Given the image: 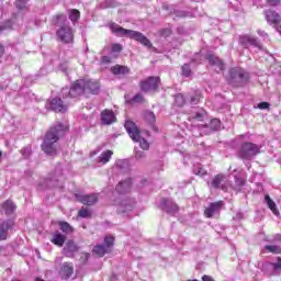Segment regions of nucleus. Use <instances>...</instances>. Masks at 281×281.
<instances>
[{
	"instance_id": "nucleus-20",
	"label": "nucleus",
	"mask_w": 281,
	"mask_h": 281,
	"mask_svg": "<svg viewBox=\"0 0 281 281\" xmlns=\"http://www.w3.org/2000/svg\"><path fill=\"white\" fill-rule=\"evenodd\" d=\"M266 19L268 23H272L273 25H278L280 23V14L273 10L265 11Z\"/></svg>"
},
{
	"instance_id": "nucleus-58",
	"label": "nucleus",
	"mask_w": 281,
	"mask_h": 281,
	"mask_svg": "<svg viewBox=\"0 0 281 281\" xmlns=\"http://www.w3.org/2000/svg\"><path fill=\"white\" fill-rule=\"evenodd\" d=\"M137 159H142L144 157V151H136Z\"/></svg>"
},
{
	"instance_id": "nucleus-14",
	"label": "nucleus",
	"mask_w": 281,
	"mask_h": 281,
	"mask_svg": "<svg viewBox=\"0 0 281 281\" xmlns=\"http://www.w3.org/2000/svg\"><path fill=\"white\" fill-rule=\"evenodd\" d=\"M160 205L162 210L167 212V214H170L171 216H175V214L179 212V206L172 200L162 199Z\"/></svg>"
},
{
	"instance_id": "nucleus-50",
	"label": "nucleus",
	"mask_w": 281,
	"mask_h": 281,
	"mask_svg": "<svg viewBox=\"0 0 281 281\" xmlns=\"http://www.w3.org/2000/svg\"><path fill=\"white\" fill-rule=\"evenodd\" d=\"M236 186L243 187L245 186V180L243 178L235 177Z\"/></svg>"
},
{
	"instance_id": "nucleus-5",
	"label": "nucleus",
	"mask_w": 281,
	"mask_h": 281,
	"mask_svg": "<svg viewBox=\"0 0 281 281\" xmlns=\"http://www.w3.org/2000/svg\"><path fill=\"white\" fill-rule=\"evenodd\" d=\"M124 126L131 139H133V142H138L143 150H148V148H150L148 140L142 137L139 128L137 127V125H135L133 121H126Z\"/></svg>"
},
{
	"instance_id": "nucleus-47",
	"label": "nucleus",
	"mask_w": 281,
	"mask_h": 281,
	"mask_svg": "<svg viewBox=\"0 0 281 281\" xmlns=\"http://www.w3.org/2000/svg\"><path fill=\"white\" fill-rule=\"evenodd\" d=\"M204 117H205V110H201L200 112H196L194 115V120H198V122H203Z\"/></svg>"
},
{
	"instance_id": "nucleus-33",
	"label": "nucleus",
	"mask_w": 281,
	"mask_h": 281,
	"mask_svg": "<svg viewBox=\"0 0 281 281\" xmlns=\"http://www.w3.org/2000/svg\"><path fill=\"white\" fill-rule=\"evenodd\" d=\"M131 104H146V100L144 99V95L138 93L132 99Z\"/></svg>"
},
{
	"instance_id": "nucleus-49",
	"label": "nucleus",
	"mask_w": 281,
	"mask_h": 281,
	"mask_svg": "<svg viewBox=\"0 0 281 281\" xmlns=\"http://www.w3.org/2000/svg\"><path fill=\"white\" fill-rule=\"evenodd\" d=\"M194 172L196 175H199L200 177H203L206 175V171H205V169H203V167H199L198 169H194Z\"/></svg>"
},
{
	"instance_id": "nucleus-21",
	"label": "nucleus",
	"mask_w": 281,
	"mask_h": 281,
	"mask_svg": "<svg viewBox=\"0 0 281 281\" xmlns=\"http://www.w3.org/2000/svg\"><path fill=\"white\" fill-rule=\"evenodd\" d=\"M65 240H67V237L61 233L56 232L53 234L50 243H53V245H56V247H63V245H65Z\"/></svg>"
},
{
	"instance_id": "nucleus-18",
	"label": "nucleus",
	"mask_w": 281,
	"mask_h": 281,
	"mask_svg": "<svg viewBox=\"0 0 281 281\" xmlns=\"http://www.w3.org/2000/svg\"><path fill=\"white\" fill-rule=\"evenodd\" d=\"M76 251H78V246L72 240H69L63 249V254L66 258H74Z\"/></svg>"
},
{
	"instance_id": "nucleus-19",
	"label": "nucleus",
	"mask_w": 281,
	"mask_h": 281,
	"mask_svg": "<svg viewBox=\"0 0 281 281\" xmlns=\"http://www.w3.org/2000/svg\"><path fill=\"white\" fill-rule=\"evenodd\" d=\"M131 186H133V180H131V179L121 181L116 186V192L119 194H127V192H131Z\"/></svg>"
},
{
	"instance_id": "nucleus-13",
	"label": "nucleus",
	"mask_w": 281,
	"mask_h": 281,
	"mask_svg": "<svg viewBox=\"0 0 281 281\" xmlns=\"http://www.w3.org/2000/svg\"><path fill=\"white\" fill-rule=\"evenodd\" d=\"M262 269L265 273H267L268 276H278V273H280L281 271V258L278 259L277 263H273V262L263 263Z\"/></svg>"
},
{
	"instance_id": "nucleus-43",
	"label": "nucleus",
	"mask_w": 281,
	"mask_h": 281,
	"mask_svg": "<svg viewBox=\"0 0 281 281\" xmlns=\"http://www.w3.org/2000/svg\"><path fill=\"white\" fill-rule=\"evenodd\" d=\"M22 156L24 157V159H27L30 157V155H32V146H26L24 147L22 150Z\"/></svg>"
},
{
	"instance_id": "nucleus-46",
	"label": "nucleus",
	"mask_w": 281,
	"mask_h": 281,
	"mask_svg": "<svg viewBox=\"0 0 281 281\" xmlns=\"http://www.w3.org/2000/svg\"><path fill=\"white\" fill-rule=\"evenodd\" d=\"M203 60V56L201 53H196L195 56L192 58L191 63H194L195 65H201Z\"/></svg>"
},
{
	"instance_id": "nucleus-25",
	"label": "nucleus",
	"mask_w": 281,
	"mask_h": 281,
	"mask_svg": "<svg viewBox=\"0 0 281 281\" xmlns=\"http://www.w3.org/2000/svg\"><path fill=\"white\" fill-rule=\"evenodd\" d=\"M2 209L4 210L7 216H10V214H13L14 210H16V205H14V202L8 200L2 204Z\"/></svg>"
},
{
	"instance_id": "nucleus-11",
	"label": "nucleus",
	"mask_w": 281,
	"mask_h": 281,
	"mask_svg": "<svg viewBox=\"0 0 281 281\" xmlns=\"http://www.w3.org/2000/svg\"><path fill=\"white\" fill-rule=\"evenodd\" d=\"M206 60H209V65L214 69L217 74L220 71H225V63L221 60V58L216 57L213 54L206 55Z\"/></svg>"
},
{
	"instance_id": "nucleus-31",
	"label": "nucleus",
	"mask_w": 281,
	"mask_h": 281,
	"mask_svg": "<svg viewBox=\"0 0 281 281\" xmlns=\"http://www.w3.org/2000/svg\"><path fill=\"white\" fill-rule=\"evenodd\" d=\"M265 249L269 254H281V247L278 245H267L265 246Z\"/></svg>"
},
{
	"instance_id": "nucleus-23",
	"label": "nucleus",
	"mask_w": 281,
	"mask_h": 281,
	"mask_svg": "<svg viewBox=\"0 0 281 281\" xmlns=\"http://www.w3.org/2000/svg\"><path fill=\"white\" fill-rule=\"evenodd\" d=\"M72 273H74V265L69 262H65L61 266V276H64L65 278H71Z\"/></svg>"
},
{
	"instance_id": "nucleus-9",
	"label": "nucleus",
	"mask_w": 281,
	"mask_h": 281,
	"mask_svg": "<svg viewBox=\"0 0 281 281\" xmlns=\"http://www.w3.org/2000/svg\"><path fill=\"white\" fill-rule=\"evenodd\" d=\"M160 81L159 77H149L140 82V89L142 91H145V93L157 91L159 89Z\"/></svg>"
},
{
	"instance_id": "nucleus-8",
	"label": "nucleus",
	"mask_w": 281,
	"mask_h": 281,
	"mask_svg": "<svg viewBox=\"0 0 281 281\" xmlns=\"http://www.w3.org/2000/svg\"><path fill=\"white\" fill-rule=\"evenodd\" d=\"M238 43L241 47H244V49H249V47H255L256 49H258V52H262V49H265L260 40L251 35H240L238 37Z\"/></svg>"
},
{
	"instance_id": "nucleus-6",
	"label": "nucleus",
	"mask_w": 281,
	"mask_h": 281,
	"mask_svg": "<svg viewBox=\"0 0 281 281\" xmlns=\"http://www.w3.org/2000/svg\"><path fill=\"white\" fill-rule=\"evenodd\" d=\"M262 146L254 144V143H243L239 150L238 157L240 159H246L247 161L254 159L257 155H260Z\"/></svg>"
},
{
	"instance_id": "nucleus-26",
	"label": "nucleus",
	"mask_w": 281,
	"mask_h": 281,
	"mask_svg": "<svg viewBox=\"0 0 281 281\" xmlns=\"http://www.w3.org/2000/svg\"><path fill=\"white\" fill-rule=\"evenodd\" d=\"M109 251H111V250L104 244L103 245H97L93 248V254L99 256V258H102V256H104L105 254H109Z\"/></svg>"
},
{
	"instance_id": "nucleus-24",
	"label": "nucleus",
	"mask_w": 281,
	"mask_h": 281,
	"mask_svg": "<svg viewBox=\"0 0 281 281\" xmlns=\"http://www.w3.org/2000/svg\"><path fill=\"white\" fill-rule=\"evenodd\" d=\"M111 157H113V150L108 149L105 151H102L101 155L99 156V164H109L111 161Z\"/></svg>"
},
{
	"instance_id": "nucleus-38",
	"label": "nucleus",
	"mask_w": 281,
	"mask_h": 281,
	"mask_svg": "<svg viewBox=\"0 0 281 281\" xmlns=\"http://www.w3.org/2000/svg\"><path fill=\"white\" fill-rule=\"evenodd\" d=\"M113 243H115V237L114 236H105L104 238V246L108 247V249L111 250V248L113 247Z\"/></svg>"
},
{
	"instance_id": "nucleus-34",
	"label": "nucleus",
	"mask_w": 281,
	"mask_h": 281,
	"mask_svg": "<svg viewBox=\"0 0 281 281\" xmlns=\"http://www.w3.org/2000/svg\"><path fill=\"white\" fill-rule=\"evenodd\" d=\"M181 71L182 76H184L186 78H190V76H192V68H190V64H184L181 67Z\"/></svg>"
},
{
	"instance_id": "nucleus-56",
	"label": "nucleus",
	"mask_w": 281,
	"mask_h": 281,
	"mask_svg": "<svg viewBox=\"0 0 281 281\" xmlns=\"http://www.w3.org/2000/svg\"><path fill=\"white\" fill-rule=\"evenodd\" d=\"M268 3H270V5H277V3H280V0H268Z\"/></svg>"
},
{
	"instance_id": "nucleus-51",
	"label": "nucleus",
	"mask_w": 281,
	"mask_h": 281,
	"mask_svg": "<svg viewBox=\"0 0 281 281\" xmlns=\"http://www.w3.org/2000/svg\"><path fill=\"white\" fill-rule=\"evenodd\" d=\"M122 50V45L121 44H113L112 45V52L120 53Z\"/></svg>"
},
{
	"instance_id": "nucleus-42",
	"label": "nucleus",
	"mask_w": 281,
	"mask_h": 281,
	"mask_svg": "<svg viewBox=\"0 0 281 281\" xmlns=\"http://www.w3.org/2000/svg\"><path fill=\"white\" fill-rule=\"evenodd\" d=\"M145 120L149 123V124H155L156 122V117H155V113L153 112H146L145 113Z\"/></svg>"
},
{
	"instance_id": "nucleus-41",
	"label": "nucleus",
	"mask_w": 281,
	"mask_h": 281,
	"mask_svg": "<svg viewBox=\"0 0 281 281\" xmlns=\"http://www.w3.org/2000/svg\"><path fill=\"white\" fill-rule=\"evenodd\" d=\"M46 109L47 111H53V113H65L67 111L66 106H49Z\"/></svg>"
},
{
	"instance_id": "nucleus-64",
	"label": "nucleus",
	"mask_w": 281,
	"mask_h": 281,
	"mask_svg": "<svg viewBox=\"0 0 281 281\" xmlns=\"http://www.w3.org/2000/svg\"><path fill=\"white\" fill-rule=\"evenodd\" d=\"M93 155H95V151L91 153V157H93Z\"/></svg>"
},
{
	"instance_id": "nucleus-44",
	"label": "nucleus",
	"mask_w": 281,
	"mask_h": 281,
	"mask_svg": "<svg viewBox=\"0 0 281 281\" xmlns=\"http://www.w3.org/2000/svg\"><path fill=\"white\" fill-rule=\"evenodd\" d=\"M78 216H80V218H89L91 216V212H89L87 209H81L78 212Z\"/></svg>"
},
{
	"instance_id": "nucleus-10",
	"label": "nucleus",
	"mask_w": 281,
	"mask_h": 281,
	"mask_svg": "<svg viewBox=\"0 0 281 281\" xmlns=\"http://www.w3.org/2000/svg\"><path fill=\"white\" fill-rule=\"evenodd\" d=\"M75 198L79 203H82L83 205H95L98 203V194H82V193H76Z\"/></svg>"
},
{
	"instance_id": "nucleus-16",
	"label": "nucleus",
	"mask_w": 281,
	"mask_h": 281,
	"mask_svg": "<svg viewBox=\"0 0 281 281\" xmlns=\"http://www.w3.org/2000/svg\"><path fill=\"white\" fill-rule=\"evenodd\" d=\"M14 227V222L12 220H8L0 224V240H5L8 238V232Z\"/></svg>"
},
{
	"instance_id": "nucleus-4",
	"label": "nucleus",
	"mask_w": 281,
	"mask_h": 281,
	"mask_svg": "<svg viewBox=\"0 0 281 281\" xmlns=\"http://www.w3.org/2000/svg\"><path fill=\"white\" fill-rule=\"evenodd\" d=\"M111 32L113 34H116V36H125V38H132V41H136L137 43H140V45H144L145 47H153V43H150V40L146 37L142 32L134 31V30H127L122 26H120L116 23H112L110 25Z\"/></svg>"
},
{
	"instance_id": "nucleus-59",
	"label": "nucleus",
	"mask_w": 281,
	"mask_h": 281,
	"mask_svg": "<svg viewBox=\"0 0 281 281\" xmlns=\"http://www.w3.org/2000/svg\"><path fill=\"white\" fill-rule=\"evenodd\" d=\"M3 56V45L0 44V58Z\"/></svg>"
},
{
	"instance_id": "nucleus-39",
	"label": "nucleus",
	"mask_w": 281,
	"mask_h": 281,
	"mask_svg": "<svg viewBox=\"0 0 281 281\" xmlns=\"http://www.w3.org/2000/svg\"><path fill=\"white\" fill-rule=\"evenodd\" d=\"M27 1H30V0H16L15 8L18 10H25L27 8Z\"/></svg>"
},
{
	"instance_id": "nucleus-37",
	"label": "nucleus",
	"mask_w": 281,
	"mask_h": 281,
	"mask_svg": "<svg viewBox=\"0 0 281 281\" xmlns=\"http://www.w3.org/2000/svg\"><path fill=\"white\" fill-rule=\"evenodd\" d=\"M209 126L211 131H218V128H221V120L218 119L211 120Z\"/></svg>"
},
{
	"instance_id": "nucleus-22",
	"label": "nucleus",
	"mask_w": 281,
	"mask_h": 281,
	"mask_svg": "<svg viewBox=\"0 0 281 281\" xmlns=\"http://www.w3.org/2000/svg\"><path fill=\"white\" fill-rule=\"evenodd\" d=\"M265 201H266L269 210H271V212L274 214V216H280V211H278V207L276 206V202H273V200H271V196H269V194L265 195Z\"/></svg>"
},
{
	"instance_id": "nucleus-17",
	"label": "nucleus",
	"mask_w": 281,
	"mask_h": 281,
	"mask_svg": "<svg viewBox=\"0 0 281 281\" xmlns=\"http://www.w3.org/2000/svg\"><path fill=\"white\" fill-rule=\"evenodd\" d=\"M133 207H135V200L125 199L119 204V212H121V214H126V212H131Z\"/></svg>"
},
{
	"instance_id": "nucleus-40",
	"label": "nucleus",
	"mask_w": 281,
	"mask_h": 281,
	"mask_svg": "<svg viewBox=\"0 0 281 281\" xmlns=\"http://www.w3.org/2000/svg\"><path fill=\"white\" fill-rule=\"evenodd\" d=\"M201 102V93L195 92L193 95L190 97V104H199Z\"/></svg>"
},
{
	"instance_id": "nucleus-7",
	"label": "nucleus",
	"mask_w": 281,
	"mask_h": 281,
	"mask_svg": "<svg viewBox=\"0 0 281 281\" xmlns=\"http://www.w3.org/2000/svg\"><path fill=\"white\" fill-rule=\"evenodd\" d=\"M249 81V74L243 68H232L229 70L228 82L233 87H243Z\"/></svg>"
},
{
	"instance_id": "nucleus-60",
	"label": "nucleus",
	"mask_w": 281,
	"mask_h": 281,
	"mask_svg": "<svg viewBox=\"0 0 281 281\" xmlns=\"http://www.w3.org/2000/svg\"><path fill=\"white\" fill-rule=\"evenodd\" d=\"M199 128L200 131H203V128H207V125H200Z\"/></svg>"
},
{
	"instance_id": "nucleus-52",
	"label": "nucleus",
	"mask_w": 281,
	"mask_h": 281,
	"mask_svg": "<svg viewBox=\"0 0 281 281\" xmlns=\"http://www.w3.org/2000/svg\"><path fill=\"white\" fill-rule=\"evenodd\" d=\"M13 19H14L15 21H19V19H23V14H22L21 12L14 13V14H13Z\"/></svg>"
},
{
	"instance_id": "nucleus-35",
	"label": "nucleus",
	"mask_w": 281,
	"mask_h": 281,
	"mask_svg": "<svg viewBox=\"0 0 281 281\" xmlns=\"http://www.w3.org/2000/svg\"><path fill=\"white\" fill-rule=\"evenodd\" d=\"M58 179L56 178H47L45 180L46 188H58Z\"/></svg>"
},
{
	"instance_id": "nucleus-63",
	"label": "nucleus",
	"mask_w": 281,
	"mask_h": 281,
	"mask_svg": "<svg viewBox=\"0 0 281 281\" xmlns=\"http://www.w3.org/2000/svg\"><path fill=\"white\" fill-rule=\"evenodd\" d=\"M259 109H269V106H259Z\"/></svg>"
},
{
	"instance_id": "nucleus-12",
	"label": "nucleus",
	"mask_w": 281,
	"mask_h": 281,
	"mask_svg": "<svg viewBox=\"0 0 281 281\" xmlns=\"http://www.w3.org/2000/svg\"><path fill=\"white\" fill-rule=\"evenodd\" d=\"M115 122H117V116H115L113 110L105 109L101 112V123L104 126H111V124H115Z\"/></svg>"
},
{
	"instance_id": "nucleus-55",
	"label": "nucleus",
	"mask_w": 281,
	"mask_h": 281,
	"mask_svg": "<svg viewBox=\"0 0 281 281\" xmlns=\"http://www.w3.org/2000/svg\"><path fill=\"white\" fill-rule=\"evenodd\" d=\"M257 106H271V103L269 102H260L257 104Z\"/></svg>"
},
{
	"instance_id": "nucleus-30",
	"label": "nucleus",
	"mask_w": 281,
	"mask_h": 281,
	"mask_svg": "<svg viewBox=\"0 0 281 281\" xmlns=\"http://www.w3.org/2000/svg\"><path fill=\"white\" fill-rule=\"evenodd\" d=\"M59 227L64 234H71L74 232V228L67 222H59Z\"/></svg>"
},
{
	"instance_id": "nucleus-15",
	"label": "nucleus",
	"mask_w": 281,
	"mask_h": 281,
	"mask_svg": "<svg viewBox=\"0 0 281 281\" xmlns=\"http://www.w3.org/2000/svg\"><path fill=\"white\" fill-rule=\"evenodd\" d=\"M223 207V202H213L210 204V206L207 209H205L204 211V216H206V218H212V216H214V214H216L217 212H220V210Z\"/></svg>"
},
{
	"instance_id": "nucleus-57",
	"label": "nucleus",
	"mask_w": 281,
	"mask_h": 281,
	"mask_svg": "<svg viewBox=\"0 0 281 281\" xmlns=\"http://www.w3.org/2000/svg\"><path fill=\"white\" fill-rule=\"evenodd\" d=\"M102 61H103V63H111V57H109V56H103V57H102Z\"/></svg>"
},
{
	"instance_id": "nucleus-32",
	"label": "nucleus",
	"mask_w": 281,
	"mask_h": 281,
	"mask_svg": "<svg viewBox=\"0 0 281 281\" xmlns=\"http://www.w3.org/2000/svg\"><path fill=\"white\" fill-rule=\"evenodd\" d=\"M13 22L12 20H7L0 23V34L1 32H5V30H12Z\"/></svg>"
},
{
	"instance_id": "nucleus-62",
	"label": "nucleus",
	"mask_w": 281,
	"mask_h": 281,
	"mask_svg": "<svg viewBox=\"0 0 281 281\" xmlns=\"http://www.w3.org/2000/svg\"><path fill=\"white\" fill-rule=\"evenodd\" d=\"M180 16H186V12H180Z\"/></svg>"
},
{
	"instance_id": "nucleus-2",
	"label": "nucleus",
	"mask_w": 281,
	"mask_h": 281,
	"mask_svg": "<svg viewBox=\"0 0 281 281\" xmlns=\"http://www.w3.org/2000/svg\"><path fill=\"white\" fill-rule=\"evenodd\" d=\"M68 126L58 123L55 126L50 127V130L46 133L44 137V142L42 144V150L49 155L50 157H54L56 155L58 148L56 147V142H58L59 137H63L65 135V132L68 131Z\"/></svg>"
},
{
	"instance_id": "nucleus-3",
	"label": "nucleus",
	"mask_w": 281,
	"mask_h": 281,
	"mask_svg": "<svg viewBox=\"0 0 281 281\" xmlns=\"http://www.w3.org/2000/svg\"><path fill=\"white\" fill-rule=\"evenodd\" d=\"M53 24L58 27L56 31L57 40L65 45L74 43V29L69 25L67 15L60 13L53 18Z\"/></svg>"
},
{
	"instance_id": "nucleus-28",
	"label": "nucleus",
	"mask_w": 281,
	"mask_h": 281,
	"mask_svg": "<svg viewBox=\"0 0 281 281\" xmlns=\"http://www.w3.org/2000/svg\"><path fill=\"white\" fill-rule=\"evenodd\" d=\"M224 179H225L224 175L215 176L211 181V188H215V189L221 188V183H223Z\"/></svg>"
},
{
	"instance_id": "nucleus-45",
	"label": "nucleus",
	"mask_w": 281,
	"mask_h": 281,
	"mask_svg": "<svg viewBox=\"0 0 281 281\" xmlns=\"http://www.w3.org/2000/svg\"><path fill=\"white\" fill-rule=\"evenodd\" d=\"M49 104L50 106H65V104L63 103V99L60 98H54Z\"/></svg>"
},
{
	"instance_id": "nucleus-61",
	"label": "nucleus",
	"mask_w": 281,
	"mask_h": 281,
	"mask_svg": "<svg viewBox=\"0 0 281 281\" xmlns=\"http://www.w3.org/2000/svg\"><path fill=\"white\" fill-rule=\"evenodd\" d=\"M274 239L276 240H281V235H276Z\"/></svg>"
},
{
	"instance_id": "nucleus-29",
	"label": "nucleus",
	"mask_w": 281,
	"mask_h": 281,
	"mask_svg": "<svg viewBox=\"0 0 281 281\" xmlns=\"http://www.w3.org/2000/svg\"><path fill=\"white\" fill-rule=\"evenodd\" d=\"M68 18L71 21V23H76V21H79L80 19V11L78 9L70 10Z\"/></svg>"
},
{
	"instance_id": "nucleus-27",
	"label": "nucleus",
	"mask_w": 281,
	"mask_h": 281,
	"mask_svg": "<svg viewBox=\"0 0 281 281\" xmlns=\"http://www.w3.org/2000/svg\"><path fill=\"white\" fill-rule=\"evenodd\" d=\"M111 71L114 74V76H120V74H128V68L126 66L116 65L111 68Z\"/></svg>"
},
{
	"instance_id": "nucleus-53",
	"label": "nucleus",
	"mask_w": 281,
	"mask_h": 281,
	"mask_svg": "<svg viewBox=\"0 0 281 281\" xmlns=\"http://www.w3.org/2000/svg\"><path fill=\"white\" fill-rule=\"evenodd\" d=\"M257 33H258L259 36H262V37L266 36V38H269V35L262 30H258Z\"/></svg>"
},
{
	"instance_id": "nucleus-36",
	"label": "nucleus",
	"mask_w": 281,
	"mask_h": 281,
	"mask_svg": "<svg viewBox=\"0 0 281 281\" xmlns=\"http://www.w3.org/2000/svg\"><path fill=\"white\" fill-rule=\"evenodd\" d=\"M176 106L186 105V97L181 93L177 94L175 98Z\"/></svg>"
},
{
	"instance_id": "nucleus-1",
	"label": "nucleus",
	"mask_w": 281,
	"mask_h": 281,
	"mask_svg": "<svg viewBox=\"0 0 281 281\" xmlns=\"http://www.w3.org/2000/svg\"><path fill=\"white\" fill-rule=\"evenodd\" d=\"M87 93L98 95L100 93V82L92 79H78L70 88L61 89V95H69L70 98H80V95H87Z\"/></svg>"
},
{
	"instance_id": "nucleus-54",
	"label": "nucleus",
	"mask_w": 281,
	"mask_h": 281,
	"mask_svg": "<svg viewBox=\"0 0 281 281\" xmlns=\"http://www.w3.org/2000/svg\"><path fill=\"white\" fill-rule=\"evenodd\" d=\"M202 280L203 281H214V279L212 277H210V276H203Z\"/></svg>"
},
{
	"instance_id": "nucleus-48",
	"label": "nucleus",
	"mask_w": 281,
	"mask_h": 281,
	"mask_svg": "<svg viewBox=\"0 0 281 281\" xmlns=\"http://www.w3.org/2000/svg\"><path fill=\"white\" fill-rule=\"evenodd\" d=\"M116 167L121 168V170H124V168H128V160H117Z\"/></svg>"
}]
</instances>
